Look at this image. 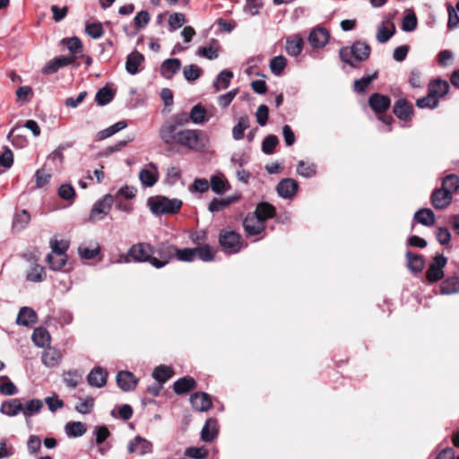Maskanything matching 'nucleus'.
Listing matches in <instances>:
<instances>
[{
    "label": "nucleus",
    "instance_id": "f257e3e1",
    "mask_svg": "<svg viewBox=\"0 0 459 459\" xmlns=\"http://www.w3.org/2000/svg\"><path fill=\"white\" fill-rule=\"evenodd\" d=\"M369 55L370 47L362 41H356L351 47H344L340 49L342 61L352 67H356L357 63L367 60Z\"/></svg>",
    "mask_w": 459,
    "mask_h": 459
},
{
    "label": "nucleus",
    "instance_id": "f03ea898",
    "mask_svg": "<svg viewBox=\"0 0 459 459\" xmlns=\"http://www.w3.org/2000/svg\"><path fill=\"white\" fill-rule=\"evenodd\" d=\"M148 204L152 212L155 215L166 213L176 214L182 207V201L177 198L169 199L165 196L158 195L148 199Z\"/></svg>",
    "mask_w": 459,
    "mask_h": 459
},
{
    "label": "nucleus",
    "instance_id": "7ed1b4c3",
    "mask_svg": "<svg viewBox=\"0 0 459 459\" xmlns=\"http://www.w3.org/2000/svg\"><path fill=\"white\" fill-rule=\"evenodd\" d=\"M219 243L222 251L229 255L238 253L243 247L241 236L234 230H222L220 232Z\"/></svg>",
    "mask_w": 459,
    "mask_h": 459
},
{
    "label": "nucleus",
    "instance_id": "20e7f679",
    "mask_svg": "<svg viewBox=\"0 0 459 459\" xmlns=\"http://www.w3.org/2000/svg\"><path fill=\"white\" fill-rule=\"evenodd\" d=\"M128 255L134 263H150L152 265L154 247L147 242H138L130 247Z\"/></svg>",
    "mask_w": 459,
    "mask_h": 459
},
{
    "label": "nucleus",
    "instance_id": "39448f33",
    "mask_svg": "<svg viewBox=\"0 0 459 459\" xmlns=\"http://www.w3.org/2000/svg\"><path fill=\"white\" fill-rule=\"evenodd\" d=\"M201 135L202 132L197 129H180V134L178 135L176 144L190 150H197L204 146L202 143Z\"/></svg>",
    "mask_w": 459,
    "mask_h": 459
},
{
    "label": "nucleus",
    "instance_id": "423d86ee",
    "mask_svg": "<svg viewBox=\"0 0 459 459\" xmlns=\"http://www.w3.org/2000/svg\"><path fill=\"white\" fill-rule=\"evenodd\" d=\"M176 252L177 247L168 242L160 243L156 249L154 248V254L159 257L153 256L152 266L157 269L164 267L174 258Z\"/></svg>",
    "mask_w": 459,
    "mask_h": 459
},
{
    "label": "nucleus",
    "instance_id": "0eeeda50",
    "mask_svg": "<svg viewBox=\"0 0 459 459\" xmlns=\"http://www.w3.org/2000/svg\"><path fill=\"white\" fill-rule=\"evenodd\" d=\"M114 200L115 197L108 194L101 200L96 202L91 210L90 221L95 222L103 219L109 212Z\"/></svg>",
    "mask_w": 459,
    "mask_h": 459
},
{
    "label": "nucleus",
    "instance_id": "6e6552de",
    "mask_svg": "<svg viewBox=\"0 0 459 459\" xmlns=\"http://www.w3.org/2000/svg\"><path fill=\"white\" fill-rule=\"evenodd\" d=\"M446 258L443 255H437L426 273L430 282H436L444 277L443 269L446 264Z\"/></svg>",
    "mask_w": 459,
    "mask_h": 459
},
{
    "label": "nucleus",
    "instance_id": "1a4fd4ad",
    "mask_svg": "<svg viewBox=\"0 0 459 459\" xmlns=\"http://www.w3.org/2000/svg\"><path fill=\"white\" fill-rule=\"evenodd\" d=\"M243 227L247 236L254 237L261 234L264 230L266 224L257 215L248 213L243 221Z\"/></svg>",
    "mask_w": 459,
    "mask_h": 459
},
{
    "label": "nucleus",
    "instance_id": "9d476101",
    "mask_svg": "<svg viewBox=\"0 0 459 459\" xmlns=\"http://www.w3.org/2000/svg\"><path fill=\"white\" fill-rule=\"evenodd\" d=\"M139 180L144 187L153 186L159 180L158 167L155 163H148L144 169L139 172Z\"/></svg>",
    "mask_w": 459,
    "mask_h": 459
},
{
    "label": "nucleus",
    "instance_id": "9b49d317",
    "mask_svg": "<svg viewBox=\"0 0 459 459\" xmlns=\"http://www.w3.org/2000/svg\"><path fill=\"white\" fill-rule=\"evenodd\" d=\"M180 134V129L170 121L166 122L160 128V137L166 144H176L178 142V135Z\"/></svg>",
    "mask_w": 459,
    "mask_h": 459
},
{
    "label": "nucleus",
    "instance_id": "f8f14e48",
    "mask_svg": "<svg viewBox=\"0 0 459 459\" xmlns=\"http://www.w3.org/2000/svg\"><path fill=\"white\" fill-rule=\"evenodd\" d=\"M298 188V182L293 178H288L281 179L278 183L276 191L281 197L290 199L296 195Z\"/></svg>",
    "mask_w": 459,
    "mask_h": 459
},
{
    "label": "nucleus",
    "instance_id": "ddd939ff",
    "mask_svg": "<svg viewBox=\"0 0 459 459\" xmlns=\"http://www.w3.org/2000/svg\"><path fill=\"white\" fill-rule=\"evenodd\" d=\"M329 32L322 27L314 28L308 36V42L314 48H323L329 40Z\"/></svg>",
    "mask_w": 459,
    "mask_h": 459
},
{
    "label": "nucleus",
    "instance_id": "4468645a",
    "mask_svg": "<svg viewBox=\"0 0 459 459\" xmlns=\"http://www.w3.org/2000/svg\"><path fill=\"white\" fill-rule=\"evenodd\" d=\"M368 105L375 113L382 114L390 108L391 100L385 95L373 93L368 99Z\"/></svg>",
    "mask_w": 459,
    "mask_h": 459
},
{
    "label": "nucleus",
    "instance_id": "2eb2a0df",
    "mask_svg": "<svg viewBox=\"0 0 459 459\" xmlns=\"http://www.w3.org/2000/svg\"><path fill=\"white\" fill-rule=\"evenodd\" d=\"M452 194L448 190L437 188L431 195V204L436 209L446 208L452 201Z\"/></svg>",
    "mask_w": 459,
    "mask_h": 459
},
{
    "label": "nucleus",
    "instance_id": "dca6fc26",
    "mask_svg": "<svg viewBox=\"0 0 459 459\" xmlns=\"http://www.w3.org/2000/svg\"><path fill=\"white\" fill-rule=\"evenodd\" d=\"M108 372L101 367L93 368L87 376L90 385L97 388L103 387L107 384Z\"/></svg>",
    "mask_w": 459,
    "mask_h": 459
},
{
    "label": "nucleus",
    "instance_id": "f3484780",
    "mask_svg": "<svg viewBox=\"0 0 459 459\" xmlns=\"http://www.w3.org/2000/svg\"><path fill=\"white\" fill-rule=\"evenodd\" d=\"M116 378L117 385L124 392H129L134 390L136 387L138 382L137 378L134 376V374L129 371H119Z\"/></svg>",
    "mask_w": 459,
    "mask_h": 459
},
{
    "label": "nucleus",
    "instance_id": "a211bd4d",
    "mask_svg": "<svg viewBox=\"0 0 459 459\" xmlns=\"http://www.w3.org/2000/svg\"><path fill=\"white\" fill-rule=\"evenodd\" d=\"M190 403L193 408L199 411H206L212 406L210 396L204 392H196L191 394Z\"/></svg>",
    "mask_w": 459,
    "mask_h": 459
},
{
    "label": "nucleus",
    "instance_id": "6ab92c4d",
    "mask_svg": "<svg viewBox=\"0 0 459 459\" xmlns=\"http://www.w3.org/2000/svg\"><path fill=\"white\" fill-rule=\"evenodd\" d=\"M412 105L405 99H399L394 105L393 112L401 120L407 121L412 114Z\"/></svg>",
    "mask_w": 459,
    "mask_h": 459
},
{
    "label": "nucleus",
    "instance_id": "aec40b11",
    "mask_svg": "<svg viewBox=\"0 0 459 459\" xmlns=\"http://www.w3.org/2000/svg\"><path fill=\"white\" fill-rule=\"evenodd\" d=\"M218 431L219 427L217 420L213 418H210L206 420L201 430V439L207 443L212 442L216 438Z\"/></svg>",
    "mask_w": 459,
    "mask_h": 459
},
{
    "label": "nucleus",
    "instance_id": "412c9836",
    "mask_svg": "<svg viewBox=\"0 0 459 459\" xmlns=\"http://www.w3.org/2000/svg\"><path fill=\"white\" fill-rule=\"evenodd\" d=\"M144 61V56L138 51L130 53L126 57V70L130 74H136Z\"/></svg>",
    "mask_w": 459,
    "mask_h": 459
},
{
    "label": "nucleus",
    "instance_id": "4be33fe9",
    "mask_svg": "<svg viewBox=\"0 0 459 459\" xmlns=\"http://www.w3.org/2000/svg\"><path fill=\"white\" fill-rule=\"evenodd\" d=\"M181 67V61L178 58H168L160 65V74L164 78H172Z\"/></svg>",
    "mask_w": 459,
    "mask_h": 459
},
{
    "label": "nucleus",
    "instance_id": "5701e85b",
    "mask_svg": "<svg viewBox=\"0 0 459 459\" xmlns=\"http://www.w3.org/2000/svg\"><path fill=\"white\" fill-rule=\"evenodd\" d=\"M152 448V445L150 441L136 437L134 441L130 442L128 446V450L130 453H136L140 455H143L145 454L151 453Z\"/></svg>",
    "mask_w": 459,
    "mask_h": 459
},
{
    "label": "nucleus",
    "instance_id": "b1692460",
    "mask_svg": "<svg viewBox=\"0 0 459 459\" xmlns=\"http://www.w3.org/2000/svg\"><path fill=\"white\" fill-rule=\"evenodd\" d=\"M37 319V314L32 308L23 307L18 313L16 323L20 325L29 326L35 324Z\"/></svg>",
    "mask_w": 459,
    "mask_h": 459
},
{
    "label": "nucleus",
    "instance_id": "393cba45",
    "mask_svg": "<svg viewBox=\"0 0 459 459\" xmlns=\"http://www.w3.org/2000/svg\"><path fill=\"white\" fill-rule=\"evenodd\" d=\"M303 46L304 40L299 34L290 36L286 40V51L292 56H298L301 53Z\"/></svg>",
    "mask_w": 459,
    "mask_h": 459
},
{
    "label": "nucleus",
    "instance_id": "a878e982",
    "mask_svg": "<svg viewBox=\"0 0 459 459\" xmlns=\"http://www.w3.org/2000/svg\"><path fill=\"white\" fill-rule=\"evenodd\" d=\"M196 387L195 380L191 377H184L178 379L173 385L174 392L178 394H186Z\"/></svg>",
    "mask_w": 459,
    "mask_h": 459
},
{
    "label": "nucleus",
    "instance_id": "bb28decb",
    "mask_svg": "<svg viewBox=\"0 0 459 459\" xmlns=\"http://www.w3.org/2000/svg\"><path fill=\"white\" fill-rule=\"evenodd\" d=\"M449 83L440 79L433 80L429 84V91L438 100L443 98L449 91Z\"/></svg>",
    "mask_w": 459,
    "mask_h": 459
},
{
    "label": "nucleus",
    "instance_id": "cd10ccee",
    "mask_svg": "<svg viewBox=\"0 0 459 459\" xmlns=\"http://www.w3.org/2000/svg\"><path fill=\"white\" fill-rule=\"evenodd\" d=\"M23 406L21 401L17 398L4 401L2 403L0 411L10 417L16 416L19 412L22 411Z\"/></svg>",
    "mask_w": 459,
    "mask_h": 459
},
{
    "label": "nucleus",
    "instance_id": "c85d7f7f",
    "mask_svg": "<svg viewBox=\"0 0 459 459\" xmlns=\"http://www.w3.org/2000/svg\"><path fill=\"white\" fill-rule=\"evenodd\" d=\"M414 220L426 227H431L435 224L436 219L435 214L432 210L429 208H421L419 209L414 213Z\"/></svg>",
    "mask_w": 459,
    "mask_h": 459
},
{
    "label": "nucleus",
    "instance_id": "c756f323",
    "mask_svg": "<svg viewBox=\"0 0 459 459\" xmlns=\"http://www.w3.org/2000/svg\"><path fill=\"white\" fill-rule=\"evenodd\" d=\"M62 359L60 351L55 348L47 349L42 354V362L48 368L57 366Z\"/></svg>",
    "mask_w": 459,
    "mask_h": 459
},
{
    "label": "nucleus",
    "instance_id": "7c9ffc66",
    "mask_svg": "<svg viewBox=\"0 0 459 459\" xmlns=\"http://www.w3.org/2000/svg\"><path fill=\"white\" fill-rule=\"evenodd\" d=\"M190 120L195 125H202L209 120L206 108L201 105H195L189 112Z\"/></svg>",
    "mask_w": 459,
    "mask_h": 459
},
{
    "label": "nucleus",
    "instance_id": "2f4dec72",
    "mask_svg": "<svg viewBox=\"0 0 459 459\" xmlns=\"http://www.w3.org/2000/svg\"><path fill=\"white\" fill-rule=\"evenodd\" d=\"M127 126V123L124 120L118 121L114 125L108 126V128L100 131L95 137L96 141H102L108 137L112 136L113 134L118 133L119 131L125 129Z\"/></svg>",
    "mask_w": 459,
    "mask_h": 459
},
{
    "label": "nucleus",
    "instance_id": "473e14b6",
    "mask_svg": "<svg viewBox=\"0 0 459 459\" xmlns=\"http://www.w3.org/2000/svg\"><path fill=\"white\" fill-rule=\"evenodd\" d=\"M233 78L232 72L229 70H223L221 71L218 76L216 77V80L213 82V88L215 91H220L222 90H225L229 87L231 79Z\"/></svg>",
    "mask_w": 459,
    "mask_h": 459
},
{
    "label": "nucleus",
    "instance_id": "72a5a7b5",
    "mask_svg": "<svg viewBox=\"0 0 459 459\" xmlns=\"http://www.w3.org/2000/svg\"><path fill=\"white\" fill-rule=\"evenodd\" d=\"M257 215L262 221L266 223V220L274 217L275 208L268 203H261L256 206L255 211L253 212Z\"/></svg>",
    "mask_w": 459,
    "mask_h": 459
},
{
    "label": "nucleus",
    "instance_id": "f704fd0d",
    "mask_svg": "<svg viewBox=\"0 0 459 459\" xmlns=\"http://www.w3.org/2000/svg\"><path fill=\"white\" fill-rule=\"evenodd\" d=\"M249 117L247 116L240 117L237 125L232 128V137L236 141H239L244 137V132L249 127Z\"/></svg>",
    "mask_w": 459,
    "mask_h": 459
},
{
    "label": "nucleus",
    "instance_id": "c9c22d12",
    "mask_svg": "<svg viewBox=\"0 0 459 459\" xmlns=\"http://www.w3.org/2000/svg\"><path fill=\"white\" fill-rule=\"evenodd\" d=\"M32 341L38 347H45L46 345H48L50 342V334L49 333L44 329V328H36L33 331L32 333Z\"/></svg>",
    "mask_w": 459,
    "mask_h": 459
},
{
    "label": "nucleus",
    "instance_id": "e433bc0d",
    "mask_svg": "<svg viewBox=\"0 0 459 459\" xmlns=\"http://www.w3.org/2000/svg\"><path fill=\"white\" fill-rule=\"evenodd\" d=\"M212 45L206 46V47H200L197 49V55L202 57H205L209 60L216 59L219 56L218 50H219V45L218 41L213 39Z\"/></svg>",
    "mask_w": 459,
    "mask_h": 459
},
{
    "label": "nucleus",
    "instance_id": "4c0bfd02",
    "mask_svg": "<svg viewBox=\"0 0 459 459\" xmlns=\"http://www.w3.org/2000/svg\"><path fill=\"white\" fill-rule=\"evenodd\" d=\"M30 221V215L26 210H22L14 215L13 221V229L14 230H22L27 227Z\"/></svg>",
    "mask_w": 459,
    "mask_h": 459
},
{
    "label": "nucleus",
    "instance_id": "58836bf2",
    "mask_svg": "<svg viewBox=\"0 0 459 459\" xmlns=\"http://www.w3.org/2000/svg\"><path fill=\"white\" fill-rule=\"evenodd\" d=\"M407 265L408 268L413 273H420L424 267L423 258L419 255L412 254L411 252L406 253Z\"/></svg>",
    "mask_w": 459,
    "mask_h": 459
},
{
    "label": "nucleus",
    "instance_id": "ea45409f",
    "mask_svg": "<svg viewBox=\"0 0 459 459\" xmlns=\"http://www.w3.org/2000/svg\"><path fill=\"white\" fill-rule=\"evenodd\" d=\"M49 268L54 271L61 270L66 264V255L48 254L46 258Z\"/></svg>",
    "mask_w": 459,
    "mask_h": 459
},
{
    "label": "nucleus",
    "instance_id": "a19ab883",
    "mask_svg": "<svg viewBox=\"0 0 459 459\" xmlns=\"http://www.w3.org/2000/svg\"><path fill=\"white\" fill-rule=\"evenodd\" d=\"M440 291L442 294L450 295L459 291V280L458 278L452 277L444 281L440 285Z\"/></svg>",
    "mask_w": 459,
    "mask_h": 459
},
{
    "label": "nucleus",
    "instance_id": "79ce46f5",
    "mask_svg": "<svg viewBox=\"0 0 459 459\" xmlns=\"http://www.w3.org/2000/svg\"><path fill=\"white\" fill-rule=\"evenodd\" d=\"M68 436L78 437H82L87 430L85 424L81 421L68 422L65 426Z\"/></svg>",
    "mask_w": 459,
    "mask_h": 459
},
{
    "label": "nucleus",
    "instance_id": "37998d69",
    "mask_svg": "<svg viewBox=\"0 0 459 459\" xmlns=\"http://www.w3.org/2000/svg\"><path fill=\"white\" fill-rule=\"evenodd\" d=\"M173 376V370L164 365H160L157 367L153 373L152 377L160 383L164 384L167 380H169Z\"/></svg>",
    "mask_w": 459,
    "mask_h": 459
},
{
    "label": "nucleus",
    "instance_id": "c03bdc74",
    "mask_svg": "<svg viewBox=\"0 0 459 459\" xmlns=\"http://www.w3.org/2000/svg\"><path fill=\"white\" fill-rule=\"evenodd\" d=\"M45 270L39 264H34L26 274V279L33 282H41L45 280Z\"/></svg>",
    "mask_w": 459,
    "mask_h": 459
},
{
    "label": "nucleus",
    "instance_id": "a18cd8bd",
    "mask_svg": "<svg viewBox=\"0 0 459 459\" xmlns=\"http://www.w3.org/2000/svg\"><path fill=\"white\" fill-rule=\"evenodd\" d=\"M297 173L303 178H312L316 174V165L300 160L297 167Z\"/></svg>",
    "mask_w": 459,
    "mask_h": 459
},
{
    "label": "nucleus",
    "instance_id": "49530a36",
    "mask_svg": "<svg viewBox=\"0 0 459 459\" xmlns=\"http://www.w3.org/2000/svg\"><path fill=\"white\" fill-rule=\"evenodd\" d=\"M43 407V402L39 399H32L29 401L25 407L22 409L23 415L26 418H30L32 415L39 412Z\"/></svg>",
    "mask_w": 459,
    "mask_h": 459
},
{
    "label": "nucleus",
    "instance_id": "de8ad7c7",
    "mask_svg": "<svg viewBox=\"0 0 459 459\" xmlns=\"http://www.w3.org/2000/svg\"><path fill=\"white\" fill-rule=\"evenodd\" d=\"M214 250L209 245H202L195 247V257L198 256L204 262H210L214 259Z\"/></svg>",
    "mask_w": 459,
    "mask_h": 459
},
{
    "label": "nucleus",
    "instance_id": "09e8293b",
    "mask_svg": "<svg viewBox=\"0 0 459 459\" xmlns=\"http://www.w3.org/2000/svg\"><path fill=\"white\" fill-rule=\"evenodd\" d=\"M278 143V137L273 134H269L262 142V152L267 155L273 154Z\"/></svg>",
    "mask_w": 459,
    "mask_h": 459
},
{
    "label": "nucleus",
    "instance_id": "8fccbe9b",
    "mask_svg": "<svg viewBox=\"0 0 459 459\" xmlns=\"http://www.w3.org/2000/svg\"><path fill=\"white\" fill-rule=\"evenodd\" d=\"M203 74V70L196 65H186L183 68V74L186 81L195 82Z\"/></svg>",
    "mask_w": 459,
    "mask_h": 459
},
{
    "label": "nucleus",
    "instance_id": "3c124183",
    "mask_svg": "<svg viewBox=\"0 0 459 459\" xmlns=\"http://www.w3.org/2000/svg\"><path fill=\"white\" fill-rule=\"evenodd\" d=\"M287 65V59L283 56H274L270 62V69L274 75H281Z\"/></svg>",
    "mask_w": 459,
    "mask_h": 459
},
{
    "label": "nucleus",
    "instance_id": "603ef678",
    "mask_svg": "<svg viewBox=\"0 0 459 459\" xmlns=\"http://www.w3.org/2000/svg\"><path fill=\"white\" fill-rule=\"evenodd\" d=\"M210 186L212 190L217 194L221 195L226 192V190L229 188L227 186V181L219 176H212L211 178V183Z\"/></svg>",
    "mask_w": 459,
    "mask_h": 459
},
{
    "label": "nucleus",
    "instance_id": "864d4df0",
    "mask_svg": "<svg viewBox=\"0 0 459 459\" xmlns=\"http://www.w3.org/2000/svg\"><path fill=\"white\" fill-rule=\"evenodd\" d=\"M114 98L112 91L107 87L100 89L95 96V100L100 106H104L109 103Z\"/></svg>",
    "mask_w": 459,
    "mask_h": 459
},
{
    "label": "nucleus",
    "instance_id": "5fc2aeb1",
    "mask_svg": "<svg viewBox=\"0 0 459 459\" xmlns=\"http://www.w3.org/2000/svg\"><path fill=\"white\" fill-rule=\"evenodd\" d=\"M82 379V374L78 370L64 373V381L71 388H75Z\"/></svg>",
    "mask_w": 459,
    "mask_h": 459
},
{
    "label": "nucleus",
    "instance_id": "6e6d98bb",
    "mask_svg": "<svg viewBox=\"0 0 459 459\" xmlns=\"http://www.w3.org/2000/svg\"><path fill=\"white\" fill-rule=\"evenodd\" d=\"M445 190H448L453 195V192L459 189V177L454 174L446 176L442 182L440 187Z\"/></svg>",
    "mask_w": 459,
    "mask_h": 459
},
{
    "label": "nucleus",
    "instance_id": "4d7b16f0",
    "mask_svg": "<svg viewBox=\"0 0 459 459\" xmlns=\"http://www.w3.org/2000/svg\"><path fill=\"white\" fill-rule=\"evenodd\" d=\"M377 77V72H375L372 75L365 76L361 79L356 80L354 82V91L362 93L364 92L371 82Z\"/></svg>",
    "mask_w": 459,
    "mask_h": 459
},
{
    "label": "nucleus",
    "instance_id": "13d9d810",
    "mask_svg": "<svg viewBox=\"0 0 459 459\" xmlns=\"http://www.w3.org/2000/svg\"><path fill=\"white\" fill-rule=\"evenodd\" d=\"M58 195L61 199L74 202L75 197V190L72 185L62 184L58 188Z\"/></svg>",
    "mask_w": 459,
    "mask_h": 459
},
{
    "label": "nucleus",
    "instance_id": "bf43d9fd",
    "mask_svg": "<svg viewBox=\"0 0 459 459\" xmlns=\"http://www.w3.org/2000/svg\"><path fill=\"white\" fill-rule=\"evenodd\" d=\"M416 105L420 108H435L438 105V100L429 91L427 96L417 100Z\"/></svg>",
    "mask_w": 459,
    "mask_h": 459
},
{
    "label": "nucleus",
    "instance_id": "052dcab7",
    "mask_svg": "<svg viewBox=\"0 0 459 459\" xmlns=\"http://www.w3.org/2000/svg\"><path fill=\"white\" fill-rule=\"evenodd\" d=\"M74 146V143L73 142H66V143H60L49 155H48V159L49 160H59L60 163L62 164L63 163V160H64V151L65 149H68V148H71Z\"/></svg>",
    "mask_w": 459,
    "mask_h": 459
},
{
    "label": "nucleus",
    "instance_id": "680f3d73",
    "mask_svg": "<svg viewBox=\"0 0 459 459\" xmlns=\"http://www.w3.org/2000/svg\"><path fill=\"white\" fill-rule=\"evenodd\" d=\"M62 42L67 47L68 50L73 54H79L82 51V44L77 37L64 39Z\"/></svg>",
    "mask_w": 459,
    "mask_h": 459
},
{
    "label": "nucleus",
    "instance_id": "e2e57ef3",
    "mask_svg": "<svg viewBox=\"0 0 459 459\" xmlns=\"http://www.w3.org/2000/svg\"><path fill=\"white\" fill-rule=\"evenodd\" d=\"M394 27L392 25V29H389L382 23L377 28V39L380 43H385L394 35Z\"/></svg>",
    "mask_w": 459,
    "mask_h": 459
},
{
    "label": "nucleus",
    "instance_id": "0e129e2a",
    "mask_svg": "<svg viewBox=\"0 0 459 459\" xmlns=\"http://www.w3.org/2000/svg\"><path fill=\"white\" fill-rule=\"evenodd\" d=\"M85 32L88 36L97 39L102 37V35L104 34V30L102 28L101 23L94 22L86 25Z\"/></svg>",
    "mask_w": 459,
    "mask_h": 459
},
{
    "label": "nucleus",
    "instance_id": "69168bd1",
    "mask_svg": "<svg viewBox=\"0 0 459 459\" xmlns=\"http://www.w3.org/2000/svg\"><path fill=\"white\" fill-rule=\"evenodd\" d=\"M231 203V198H213L212 201L210 203L208 209L211 212H220L226 208L227 206H229Z\"/></svg>",
    "mask_w": 459,
    "mask_h": 459
},
{
    "label": "nucleus",
    "instance_id": "338daca9",
    "mask_svg": "<svg viewBox=\"0 0 459 459\" xmlns=\"http://www.w3.org/2000/svg\"><path fill=\"white\" fill-rule=\"evenodd\" d=\"M210 184L205 178H196L194 183L189 186L191 193H205L208 191Z\"/></svg>",
    "mask_w": 459,
    "mask_h": 459
},
{
    "label": "nucleus",
    "instance_id": "774afa93",
    "mask_svg": "<svg viewBox=\"0 0 459 459\" xmlns=\"http://www.w3.org/2000/svg\"><path fill=\"white\" fill-rule=\"evenodd\" d=\"M186 22L185 15L181 13H174L169 18L170 30H176L181 28Z\"/></svg>",
    "mask_w": 459,
    "mask_h": 459
}]
</instances>
